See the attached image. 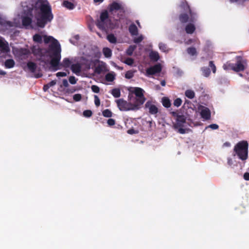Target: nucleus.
Returning a JSON list of instances; mask_svg holds the SVG:
<instances>
[{"instance_id": "0e129e2a", "label": "nucleus", "mask_w": 249, "mask_h": 249, "mask_svg": "<svg viewBox=\"0 0 249 249\" xmlns=\"http://www.w3.org/2000/svg\"><path fill=\"white\" fill-rule=\"evenodd\" d=\"M33 52L35 53H37L36 52V51L34 49L33 50Z\"/></svg>"}, {"instance_id": "7c9ffc66", "label": "nucleus", "mask_w": 249, "mask_h": 249, "mask_svg": "<svg viewBox=\"0 0 249 249\" xmlns=\"http://www.w3.org/2000/svg\"><path fill=\"white\" fill-rule=\"evenodd\" d=\"M107 40L111 43H115L116 42V38L113 35H109L107 36Z\"/></svg>"}, {"instance_id": "c9c22d12", "label": "nucleus", "mask_w": 249, "mask_h": 249, "mask_svg": "<svg viewBox=\"0 0 249 249\" xmlns=\"http://www.w3.org/2000/svg\"><path fill=\"white\" fill-rule=\"evenodd\" d=\"M82 99V95L80 94H75L73 95V99L75 102L80 101Z\"/></svg>"}, {"instance_id": "aec40b11", "label": "nucleus", "mask_w": 249, "mask_h": 249, "mask_svg": "<svg viewBox=\"0 0 249 249\" xmlns=\"http://www.w3.org/2000/svg\"><path fill=\"white\" fill-rule=\"evenodd\" d=\"M195 30V26L192 24L187 25L185 28L186 32L188 34H192Z\"/></svg>"}, {"instance_id": "7ed1b4c3", "label": "nucleus", "mask_w": 249, "mask_h": 249, "mask_svg": "<svg viewBox=\"0 0 249 249\" xmlns=\"http://www.w3.org/2000/svg\"><path fill=\"white\" fill-rule=\"evenodd\" d=\"M236 64L228 62L223 65L225 70H232L235 71H243L246 66V61L240 56L236 58Z\"/></svg>"}, {"instance_id": "a19ab883", "label": "nucleus", "mask_w": 249, "mask_h": 249, "mask_svg": "<svg viewBox=\"0 0 249 249\" xmlns=\"http://www.w3.org/2000/svg\"><path fill=\"white\" fill-rule=\"evenodd\" d=\"M94 103L96 107H99L100 105V101L99 97L97 95H94Z\"/></svg>"}, {"instance_id": "4c0bfd02", "label": "nucleus", "mask_w": 249, "mask_h": 249, "mask_svg": "<svg viewBox=\"0 0 249 249\" xmlns=\"http://www.w3.org/2000/svg\"><path fill=\"white\" fill-rule=\"evenodd\" d=\"M177 128L178 129V132L180 134H184L188 132L189 131V129L183 128L180 127H178Z\"/></svg>"}, {"instance_id": "e2e57ef3", "label": "nucleus", "mask_w": 249, "mask_h": 249, "mask_svg": "<svg viewBox=\"0 0 249 249\" xmlns=\"http://www.w3.org/2000/svg\"><path fill=\"white\" fill-rule=\"evenodd\" d=\"M238 0H230L231 2H234L237 1Z\"/></svg>"}, {"instance_id": "f03ea898", "label": "nucleus", "mask_w": 249, "mask_h": 249, "mask_svg": "<svg viewBox=\"0 0 249 249\" xmlns=\"http://www.w3.org/2000/svg\"><path fill=\"white\" fill-rule=\"evenodd\" d=\"M37 5L40 7V13L37 15L36 18V25L43 28L48 22L52 20L53 16L48 1L40 0L37 2Z\"/></svg>"}, {"instance_id": "4d7b16f0", "label": "nucleus", "mask_w": 249, "mask_h": 249, "mask_svg": "<svg viewBox=\"0 0 249 249\" xmlns=\"http://www.w3.org/2000/svg\"><path fill=\"white\" fill-rule=\"evenodd\" d=\"M56 84V81H52L50 83H49L48 85H49V87H52Z\"/></svg>"}, {"instance_id": "680f3d73", "label": "nucleus", "mask_w": 249, "mask_h": 249, "mask_svg": "<svg viewBox=\"0 0 249 249\" xmlns=\"http://www.w3.org/2000/svg\"><path fill=\"white\" fill-rule=\"evenodd\" d=\"M161 85L162 86H164L165 85V82L164 81H162L161 82Z\"/></svg>"}, {"instance_id": "5fc2aeb1", "label": "nucleus", "mask_w": 249, "mask_h": 249, "mask_svg": "<svg viewBox=\"0 0 249 249\" xmlns=\"http://www.w3.org/2000/svg\"><path fill=\"white\" fill-rule=\"evenodd\" d=\"M62 83H63V86L64 87H68L69 84H68V81H67V80L66 79H64L63 80Z\"/></svg>"}, {"instance_id": "2f4dec72", "label": "nucleus", "mask_w": 249, "mask_h": 249, "mask_svg": "<svg viewBox=\"0 0 249 249\" xmlns=\"http://www.w3.org/2000/svg\"><path fill=\"white\" fill-rule=\"evenodd\" d=\"M103 115L105 117H110L112 116V112L109 109H105L103 111Z\"/></svg>"}, {"instance_id": "58836bf2", "label": "nucleus", "mask_w": 249, "mask_h": 249, "mask_svg": "<svg viewBox=\"0 0 249 249\" xmlns=\"http://www.w3.org/2000/svg\"><path fill=\"white\" fill-rule=\"evenodd\" d=\"M92 111L90 110H86L83 112V115L86 117H89L92 115Z\"/></svg>"}, {"instance_id": "de8ad7c7", "label": "nucleus", "mask_w": 249, "mask_h": 249, "mask_svg": "<svg viewBox=\"0 0 249 249\" xmlns=\"http://www.w3.org/2000/svg\"><path fill=\"white\" fill-rule=\"evenodd\" d=\"M67 75V73L65 72H58L56 73L57 77H65Z\"/></svg>"}, {"instance_id": "f8f14e48", "label": "nucleus", "mask_w": 249, "mask_h": 249, "mask_svg": "<svg viewBox=\"0 0 249 249\" xmlns=\"http://www.w3.org/2000/svg\"><path fill=\"white\" fill-rule=\"evenodd\" d=\"M161 65L160 64H157L147 69L146 75L149 76L159 73L161 71Z\"/></svg>"}, {"instance_id": "6e6552de", "label": "nucleus", "mask_w": 249, "mask_h": 249, "mask_svg": "<svg viewBox=\"0 0 249 249\" xmlns=\"http://www.w3.org/2000/svg\"><path fill=\"white\" fill-rule=\"evenodd\" d=\"M130 91L136 95L135 101L134 103L136 105H138V108L140 109L141 106L145 101V98L143 95L144 90L140 88H133Z\"/></svg>"}, {"instance_id": "c756f323", "label": "nucleus", "mask_w": 249, "mask_h": 249, "mask_svg": "<svg viewBox=\"0 0 249 249\" xmlns=\"http://www.w3.org/2000/svg\"><path fill=\"white\" fill-rule=\"evenodd\" d=\"M134 73L135 71H128L126 72L125 77L127 79H130L133 77Z\"/></svg>"}, {"instance_id": "79ce46f5", "label": "nucleus", "mask_w": 249, "mask_h": 249, "mask_svg": "<svg viewBox=\"0 0 249 249\" xmlns=\"http://www.w3.org/2000/svg\"><path fill=\"white\" fill-rule=\"evenodd\" d=\"M91 89L93 92L95 93H98L100 91L99 88L96 86V85H93L91 86Z\"/></svg>"}, {"instance_id": "603ef678", "label": "nucleus", "mask_w": 249, "mask_h": 249, "mask_svg": "<svg viewBox=\"0 0 249 249\" xmlns=\"http://www.w3.org/2000/svg\"><path fill=\"white\" fill-rule=\"evenodd\" d=\"M21 54L23 55H27L29 53V51L26 49L21 50Z\"/></svg>"}, {"instance_id": "f704fd0d", "label": "nucleus", "mask_w": 249, "mask_h": 249, "mask_svg": "<svg viewBox=\"0 0 249 249\" xmlns=\"http://www.w3.org/2000/svg\"><path fill=\"white\" fill-rule=\"evenodd\" d=\"M188 53L191 55H194L196 54V49L194 48H190L187 50Z\"/></svg>"}, {"instance_id": "a878e982", "label": "nucleus", "mask_w": 249, "mask_h": 249, "mask_svg": "<svg viewBox=\"0 0 249 249\" xmlns=\"http://www.w3.org/2000/svg\"><path fill=\"white\" fill-rule=\"evenodd\" d=\"M129 31L132 35H137L138 32L137 27L134 24L130 25L129 27Z\"/></svg>"}, {"instance_id": "3c124183", "label": "nucleus", "mask_w": 249, "mask_h": 249, "mask_svg": "<svg viewBox=\"0 0 249 249\" xmlns=\"http://www.w3.org/2000/svg\"><path fill=\"white\" fill-rule=\"evenodd\" d=\"M208 127L211 128L213 129H216L218 128V126L216 124H212L209 125Z\"/></svg>"}, {"instance_id": "864d4df0", "label": "nucleus", "mask_w": 249, "mask_h": 249, "mask_svg": "<svg viewBox=\"0 0 249 249\" xmlns=\"http://www.w3.org/2000/svg\"><path fill=\"white\" fill-rule=\"evenodd\" d=\"M244 178L246 180H249V173H246L244 174Z\"/></svg>"}, {"instance_id": "6ab92c4d", "label": "nucleus", "mask_w": 249, "mask_h": 249, "mask_svg": "<svg viewBox=\"0 0 249 249\" xmlns=\"http://www.w3.org/2000/svg\"><path fill=\"white\" fill-rule=\"evenodd\" d=\"M149 57L150 59L154 61H158L160 56L158 52L152 51L149 54Z\"/></svg>"}, {"instance_id": "bf43d9fd", "label": "nucleus", "mask_w": 249, "mask_h": 249, "mask_svg": "<svg viewBox=\"0 0 249 249\" xmlns=\"http://www.w3.org/2000/svg\"><path fill=\"white\" fill-rule=\"evenodd\" d=\"M5 74H6V72L4 71H3L1 70H0V75H5Z\"/></svg>"}, {"instance_id": "a18cd8bd", "label": "nucleus", "mask_w": 249, "mask_h": 249, "mask_svg": "<svg viewBox=\"0 0 249 249\" xmlns=\"http://www.w3.org/2000/svg\"><path fill=\"white\" fill-rule=\"evenodd\" d=\"M180 20L182 22H185L188 21V17L186 15H182L180 17Z\"/></svg>"}, {"instance_id": "f3484780", "label": "nucleus", "mask_w": 249, "mask_h": 249, "mask_svg": "<svg viewBox=\"0 0 249 249\" xmlns=\"http://www.w3.org/2000/svg\"><path fill=\"white\" fill-rule=\"evenodd\" d=\"M75 62V58H71L69 59L68 58H65L63 59L61 65L66 68H68L69 67H71V64Z\"/></svg>"}, {"instance_id": "423d86ee", "label": "nucleus", "mask_w": 249, "mask_h": 249, "mask_svg": "<svg viewBox=\"0 0 249 249\" xmlns=\"http://www.w3.org/2000/svg\"><path fill=\"white\" fill-rule=\"evenodd\" d=\"M130 98V103H127L123 99H120L116 101L119 109L121 111L136 110L139 109L138 105H136L131 102V97Z\"/></svg>"}, {"instance_id": "2eb2a0df", "label": "nucleus", "mask_w": 249, "mask_h": 249, "mask_svg": "<svg viewBox=\"0 0 249 249\" xmlns=\"http://www.w3.org/2000/svg\"><path fill=\"white\" fill-rule=\"evenodd\" d=\"M108 71L107 65L104 62H100L95 69V72L100 74Z\"/></svg>"}, {"instance_id": "13d9d810", "label": "nucleus", "mask_w": 249, "mask_h": 249, "mask_svg": "<svg viewBox=\"0 0 249 249\" xmlns=\"http://www.w3.org/2000/svg\"><path fill=\"white\" fill-rule=\"evenodd\" d=\"M50 88L49 85H45L43 87V89L44 91H46Z\"/></svg>"}, {"instance_id": "72a5a7b5", "label": "nucleus", "mask_w": 249, "mask_h": 249, "mask_svg": "<svg viewBox=\"0 0 249 249\" xmlns=\"http://www.w3.org/2000/svg\"><path fill=\"white\" fill-rule=\"evenodd\" d=\"M202 74L205 77H208L210 74V71L209 69L203 68L202 69Z\"/></svg>"}, {"instance_id": "bb28decb", "label": "nucleus", "mask_w": 249, "mask_h": 249, "mask_svg": "<svg viewBox=\"0 0 249 249\" xmlns=\"http://www.w3.org/2000/svg\"><path fill=\"white\" fill-rule=\"evenodd\" d=\"M121 5L118 3V2H113L111 5H110V9L111 10H118L121 8Z\"/></svg>"}, {"instance_id": "052dcab7", "label": "nucleus", "mask_w": 249, "mask_h": 249, "mask_svg": "<svg viewBox=\"0 0 249 249\" xmlns=\"http://www.w3.org/2000/svg\"><path fill=\"white\" fill-rule=\"evenodd\" d=\"M103 1V0H94V1L95 2H99V3Z\"/></svg>"}, {"instance_id": "e433bc0d", "label": "nucleus", "mask_w": 249, "mask_h": 249, "mask_svg": "<svg viewBox=\"0 0 249 249\" xmlns=\"http://www.w3.org/2000/svg\"><path fill=\"white\" fill-rule=\"evenodd\" d=\"M182 103V100L180 98H177L174 102V105L177 107H179Z\"/></svg>"}, {"instance_id": "338daca9", "label": "nucleus", "mask_w": 249, "mask_h": 249, "mask_svg": "<svg viewBox=\"0 0 249 249\" xmlns=\"http://www.w3.org/2000/svg\"><path fill=\"white\" fill-rule=\"evenodd\" d=\"M186 8H187V9H189V7L187 5H186Z\"/></svg>"}, {"instance_id": "37998d69", "label": "nucleus", "mask_w": 249, "mask_h": 249, "mask_svg": "<svg viewBox=\"0 0 249 249\" xmlns=\"http://www.w3.org/2000/svg\"><path fill=\"white\" fill-rule=\"evenodd\" d=\"M69 82L71 84H75L77 82V80L74 76H70L69 77Z\"/></svg>"}, {"instance_id": "ea45409f", "label": "nucleus", "mask_w": 249, "mask_h": 249, "mask_svg": "<svg viewBox=\"0 0 249 249\" xmlns=\"http://www.w3.org/2000/svg\"><path fill=\"white\" fill-rule=\"evenodd\" d=\"M159 49L161 51L164 52L167 51L168 50L166 45L162 43L159 44Z\"/></svg>"}, {"instance_id": "b1692460", "label": "nucleus", "mask_w": 249, "mask_h": 249, "mask_svg": "<svg viewBox=\"0 0 249 249\" xmlns=\"http://www.w3.org/2000/svg\"><path fill=\"white\" fill-rule=\"evenodd\" d=\"M112 95L115 98L119 97L121 95L120 90L119 89H114L111 91Z\"/></svg>"}, {"instance_id": "cd10ccee", "label": "nucleus", "mask_w": 249, "mask_h": 249, "mask_svg": "<svg viewBox=\"0 0 249 249\" xmlns=\"http://www.w3.org/2000/svg\"><path fill=\"white\" fill-rule=\"evenodd\" d=\"M135 49L136 46H130L126 51V54L128 55H131Z\"/></svg>"}, {"instance_id": "5701e85b", "label": "nucleus", "mask_w": 249, "mask_h": 249, "mask_svg": "<svg viewBox=\"0 0 249 249\" xmlns=\"http://www.w3.org/2000/svg\"><path fill=\"white\" fill-rule=\"evenodd\" d=\"M162 105L166 107H169L171 106L170 100L166 97H164L162 99Z\"/></svg>"}, {"instance_id": "69168bd1", "label": "nucleus", "mask_w": 249, "mask_h": 249, "mask_svg": "<svg viewBox=\"0 0 249 249\" xmlns=\"http://www.w3.org/2000/svg\"><path fill=\"white\" fill-rule=\"evenodd\" d=\"M225 144H226V145H227V146H229L230 145V143H225Z\"/></svg>"}, {"instance_id": "a211bd4d", "label": "nucleus", "mask_w": 249, "mask_h": 249, "mask_svg": "<svg viewBox=\"0 0 249 249\" xmlns=\"http://www.w3.org/2000/svg\"><path fill=\"white\" fill-rule=\"evenodd\" d=\"M115 72L111 71L106 75L105 79L108 82H112L115 79Z\"/></svg>"}, {"instance_id": "ddd939ff", "label": "nucleus", "mask_w": 249, "mask_h": 249, "mask_svg": "<svg viewBox=\"0 0 249 249\" xmlns=\"http://www.w3.org/2000/svg\"><path fill=\"white\" fill-rule=\"evenodd\" d=\"M62 5L68 9L72 10L75 8L76 2L75 0H63Z\"/></svg>"}, {"instance_id": "4468645a", "label": "nucleus", "mask_w": 249, "mask_h": 249, "mask_svg": "<svg viewBox=\"0 0 249 249\" xmlns=\"http://www.w3.org/2000/svg\"><path fill=\"white\" fill-rule=\"evenodd\" d=\"M145 107L148 108L149 113L152 114H155L158 112V109L157 107L151 102L148 101L145 104Z\"/></svg>"}, {"instance_id": "c03bdc74", "label": "nucleus", "mask_w": 249, "mask_h": 249, "mask_svg": "<svg viewBox=\"0 0 249 249\" xmlns=\"http://www.w3.org/2000/svg\"><path fill=\"white\" fill-rule=\"evenodd\" d=\"M143 36L141 35L140 36H139L137 38H135L134 39V42L135 43H139V42H140L141 41H142V40L143 39Z\"/></svg>"}, {"instance_id": "393cba45", "label": "nucleus", "mask_w": 249, "mask_h": 249, "mask_svg": "<svg viewBox=\"0 0 249 249\" xmlns=\"http://www.w3.org/2000/svg\"><path fill=\"white\" fill-rule=\"evenodd\" d=\"M195 92L193 90L188 89L185 91V95L187 97L192 99L195 97Z\"/></svg>"}, {"instance_id": "473e14b6", "label": "nucleus", "mask_w": 249, "mask_h": 249, "mask_svg": "<svg viewBox=\"0 0 249 249\" xmlns=\"http://www.w3.org/2000/svg\"><path fill=\"white\" fill-rule=\"evenodd\" d=\"M123 62L129 66H131L134 63V60L131 58H127L124 60L123 61Z\"/></svg>"}, {"instance_id": "0eeeda50", "label": "nucleus", "mask_w": 249, "mask_h": 249, "mask_svg": "<svg viewBox=\"0 0 249 249\" xmlns=\"http://www.w3.org/2000/svg\"><path fill=\"white\" fill-rule=\"evenodd\" d=\"M30 16V14L27 13L26 15L22 16L21 18L18 17L15 20V25L19 27L23 25L25 27L31 26L32 28L35 27V25L31 21Z\"/></svg>"}, {"instance_id": "09e8293b", "label": "nucleus", "mask_w": 249, "mask_h": 249, "mask_svg": "<svg viewBox=\"0 0 249 249\" xmlns=\"http://www.w3.org/2000/svg\"><path fill=\"white\" fill-rule=\"evenodd\" d=\"M107 124L109 125H113L115 124V120L112 119H109L107 121Z\"/></svg>"}, {"instance_id": "9b49d317", "label": "nucleus", "mask_w": 249, "mask_h": 249, "mask_svg": "<svg viewBox=\"0 0 249 249\" xmlns=\"http://www.w3.org/2000/svg\"><path fill=\"white\" fill-rule=\"evenodd\" d=\"M10 52V48L8 42L4 39L0 38V52L1 53L7 54Z\"/></svg>"}, {"instance_id": "f257e3e1", "label": "nucleus", "mask_w": 249, "mask_h": 249, "mask_svg": "<svg viewBox=\"0 0 249 249\" xmlns=\"http://www.w3.org/2000/svg\"><path fill=\"white\" fill-rule=\"evenodd\" d=\"M46 44H50L49 54L51 59L50 64L54 70L59 69V61L61 59V47L57 40L51 36L46 35L41 36L36 34L33 37V40L36 43H41L42 39Z\"/></svg>"}, {"instance_id": "1a4fd4ad", "label": "nucleus", "mask_w": 249, "mask_h": 249, "mask_svg": "<svg viewBox=\"0 0 249 249\" xmlns=\"http://www.w3.org/2000/svg\"><path fill=\"white\" fill-rule=\"evenodd\" d=\"M98 27L103 30L106 28H110L108 20V15L107 12H103L100 16V20L97 23Z\"/></svg>"}, {"instance_id": "4be33fe9", "label": "nucleus", "mask_w": 249, "mask_h": 249, "mask_svg": "<svg viewBox=\"0 0 249 249\" xmlns=\"http://www.w3.org/2000/svg\"><path fill=\"white\" fill-rule=\"evenodd\" d=\"M103 52L105 56L107 58L110 57L112 54L111 51L108 48H104L103 50Z\"/></svg>"}, {"instance_id": "412c9836", "label": "nucleus", "mask_w": 249, "mask_h": 249, "mask_svg": "<svg viewBox=\"0 0 249 249\" xmlns=\"http://www.w3.org/2000/svg\"><path fill=\"white\" fill-rule=\"evenodd\" d=\"M15 65V62L13 59H8L5 62L6 68L10 69L13 68Z\"/></svg>"}, {"instance_id": "c85d7f7f", "label": "nucleus", "mask_w": 249, "mask_h": 249, "mask_svg": "<svg viewBox=\"0 0 249 249\" xmlns=\"http://www.w3.org/2000/svg\"><path fill=\"white\" fill-rule=\"evenodd\" d=\"M27 66L29 70L31 71H34L36 69V65L33 62H29L27 64Z\"/></svg>"}, {"instance_id": "8fccbe9b", "label": "nucleus", "mask_w": 249, "mask_h": 249, "mask_svg": "<svg viewBox=\"0 0 249 249\" xmlns=\"http://www.w3.org/2000/svg\"><path fill=\"white\" fill-rule=\"evenodd\" d=\"M3 25L4 26H11V25L10 22L5 21V22L3 23L2 22L0 21V25L2 26Z\"/></svg>"}, {"instance_id": "dca6fc26", "label": "nucleus", "mask_w": 249, "mask_h": 249, "mask_svg": "<svg viewBox=\"0 0 249 249\" xmlns=\"http://www.w3.org/2000/svg\"><path fill=\"white\" fill-rule=\"evenodd\" d=\"M186 117L184 115H178L177 118V124L175 127L178 128L183 126V124L185 123Z\"/></svg>"}, {"instance_id": "49530a36", "label": "nucleus", "mask_w": 249, "mask_h": 249, "mask_svg": "<svg viewBox=\"0 0 249 249\" xmlns=\"http://www.w3.org/2000/svg\"><path fill=\"white\" fill-rule=\"evenodd\" d=\"M209 66L212 68L213 72V73H215L216 71V67L215 65L213 64L212 61L210 62Z\"/></svg>"}, {"instance_id": "20e7f679", "label": "nucleus", "mask_w": 249, "mask_h": 249, "mask_svg": "<svg viewBox=\"0 0 249 249\" xmlns=\"http://www.w3.org/2000/svg\"><path fill=\"white\" fill-rule=\"evenodd\" d=\"M248 143L247 141H242L238 142L234 148L235 154L241 160H246L248 156Z\"/></svg>"}, {"instance_id": "39448f33", "label": "nucleus", "mask_w": 249, "mask_h": 249, "mask_svg": "<svg viewBox=\"0 0 249 249\" xmlns=\"http://www.w3.org/2000/svg\"><path fill=\"white\" fill-rule=\"evenodd\" d=\"M88 61L83 57L75 58V62L73 63L71 66V70L75 74L79 75L82 70V67L84 65L85 67V70L89 69V66L88 65Z\"/></svg>"}, {"instance_id": "774afa93", "label": "nucleus", "mask_w": 249, "mask_h": 249, "mask_svg": "<svg viewBox=\"0 0 249 249\" xmlns=\"http://www.w3.org/2000/svg\"><path fill=\"white\" fill-rule=\"evenodd\" d=\"M99 36L100 37H102V36H100V35L98 34Z\"/></svg>"}, {"instance_id": "6e6d98bb", "label": "nucleus", "mask_w": 249, "mask_h": 249, "mask_svg": "<svg viewBox=\"0 0 249 249\" xmlns=\"http://www.w3.org/2000/svg\"><path fill=\"white\" fill-rule=\"evenodd\" d=\"M127 132L130 134H133L137 133V132L135 131L134 129H129L128 130Z\"/></svg>"}, {"instance_id": "9d476101", "label": "nucleus", "mask_w": 249, "mask_h": 249, "mask_svg": "<svg viewBox=\"0 0 249 249\" xmlns=\"http://www.w3.org/2000/svg\"><path fill=\"white\" fill-rule=\"evenodd\" d=\"M198 111L199 112L201 118L204 120H208L211 117V112L209 108L207 107L199 106L198 107Z\"/></svg>"}]
</instances>
